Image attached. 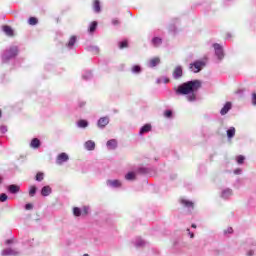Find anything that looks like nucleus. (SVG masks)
<instances>
[{
	"label": "nucleus",
	"mask_w": 256,
	"mask_h": 256,
	"mask_svg": "<svg viewBox=\"0 0 256 256\" xmlns=\"http://www.w3.org/2000/svg\"><path fill=\"white\" fill-rule=\"evenodd\" d=\"M201 85V80H190L178 85L177 88H174V91L176 95L186 97L189 103H195L197 101V92Z\"/></svg>",
	"instance_id": "obj_1"
},
{
	"label": "nucleus",
	"mask_w": 256,
	"mask_h": 256,
	"mask_svg": "<svg viewBox=\"0 0 256 256\" xmlns=\"http://www.w3.org/2000/svg\"><path fill=\"white\" fill-rule=\"evenodd\" d=\"M19 55V48L17 46H10L2 54V63H8L11 59H15Z\"/></svg>",
	"instance_id": "obj_2"
},
{
	"label": "nucleus",
	"mask_w": 256,
	"mask_h": 256,
	"mask_svg": "<svg viewBox=\"0 0 256 256\" xmlns=\"http://www.w3.org/2000/svg\"><path fill=\"white\" fill-rule=\"evenodd\" d=\"M207 56H205L202 60H196L192 63H190L189 69L193 73H200V71L203 70V68L207 65Z\"/></svg>",
	"instance_id": "obj_3"
},
{
	"label": "nucleus",
	"mask_w": 256,
	"mask_h": 256,
	"mask_svg": "<svg viewBox=\"0 0 256 256\" xmlns=\"http://www.w3.org/2000/svg\"><path fill=\"white\" fill-rule=\"evenodd\" d=\"M244 249H247L246 256L256 255V241L253 238H249L244 244Z\"/></svg>",
	"instance_id": "obj_4"
},
{
	"label": "nucleus",
	"mask_w": 256,
	"mask_h": 256,
	"mask_svg": "<svg viewBox=\"0 0 256 256\" xmlns=\"http://www.w3.org/2000/svg\"><path fill=\"white\" fill-rule=\"evenodd\" d=\"M213 48H214L215 56L218 59V63H221V61L225 59V51L223 50V46H221V44L219 43H214Z\"/></svg>",
	"instance_id": "obj_5"
},
{
	"label": "nucleus",
	"mask_w": 256,
	"mask_h": 256,
	"mask_svg": "<svg viewBox=\"0 0 256 256\" xmlns=\"http://www.w3.org/2000/svg\"><path fill=\"white\" fill-rule=\"evenodd\" d=\"M69 161V155L65 152L60 153L56 158V165H63Z\"/></svg>",
	"instance_id": "obj_6"
},
{
	"label": "nucleus",
	"mask_w": 256,
	"mask_h": 256,
	"mask_svg": "<svg viewBox=\"0 0 256 256\" xmlns=\"http://www.w3.org/2000/svg\"><path fill=\"white\" fill-rule=\"evenodd\" d=\"M51 193H53V188H51L49 185L43 186L40 190V195L42 197H49Z\"/></svg>",
	"instance_id": "obj_7"
},
{
	"label": "nucleus",
	"mask_w": 256,
	"mask_h": 256,
	"mask_svg": "<svg viewBox=\"0 0 256 256\" xmlns=\"http://www.w3.org/2000/svg\"><path fill=\"white\" fill-rule=\"evenodd\" d=\"M161 63V59L159 57H154L148 60L147 67L150 69H153L154 67H157Z\"/></svg>",
	"instance_id": "obj_8"
},
{
	"label": "nucleus",
	"mask_w": 256,
	"mask_h": 256,
	"mask_svg": "<svg viewBox=\"0 0 256 256\" xmlns=\"http://www.w3.org/2000/svg\"><path fill=\"white\" fill-rule=\"evenodd\" d=\"M153 126H151V124L147 123L144 126H142L139 130V135L140 137H143V135H145L146 133H150V131H152Z\"/></svg>",
	"instance_id": "obj_9"
},
{
	"label": "nucleus",
	"mask_w": 256,
	"mask_h": 256,
	"mask_svg": "<svg viewBox=\"0 0 256 256\" xmlns=\"http://www.w3.org/2000/svg\"><path fill=\"white\" fill-rule=\"evenodd\" d=\"M97 125H98L99 129H105V127H107V125H109V117H107V116L101 117L98 120Z\"/></svg>",
	"instance_id": "obj_10"
},
{
	"label": "nucleus",
	"mask_w": 256,
	"mask_h": 256,
	"mask_svg": "<svg viewBox=\"0 0 256 256\" xmlns=\"http://www.w3.org/2000/svg\"><path fill=\"white\" fill-rule=\"evenodd\" d=\"M7 191L11 193V195H17L19 191H21V187L17 184H11L7 186Z\"/></svg>",
	"instance_id": "obj_11"
},
{
	"label": "nucleus",
	"mask_w": 256,
	"mask_h": 256,
	"mask_svg": "<svg viewBox=\"0 0 256 256\" xmlns=\"http://www.w3.org/2000/svg\"><path fill=\"white\" fill-rule=\"evenodd\" d=\"M2 256H17L19 255V251L14 250L13 248H6L1 252Z\"/></svg>",
	"instance_id": "obj_12"
},
{
	"label": "nucleus",
	"mask_w": 256,
	"mask_h": 256,
	"mask_svg": "<svg viewBox=\"0 0 256 256\" xmlns=\"http://www.w3.org/2000/svg\"><path fill=\"white\" fill-rule=\"evenodd\" d=\"M232 196H233V190H231V188H226L221 192L222 199H225V200L231 199Z\"/></svg>",
	"instance_id": "obj_13"
},
{
	"label": "nucleus",
	"mask_w": 256,
	"mask_h": 256,
	"mask_svg": "<svg viewBox=\"0 0 256 256\" xmlns=\"http://www.w3.org/2000/svg\"><path fill=\"white\" fill-rule=\"evenodd\" d=\"M183 77V67L177 66L173 72L174 79H181Z\"/></svg>",
	"instance_id": "obj_14"
},
{
	"label": "nucleus",
	"mask_w": 256,
	"mask_h": 256,
	"mask_svg": "<svg viewBox=\"0 0 256 256\" xmlns=\"http://www.w3.org/2000/svg\"><path fill=\"white\" fill-rule=\"evenodd\" d=\"M232 107H233V104H231V102H226L225 105L220 110V115H227L229 111H231Z\"/></svg>",
	"instance_id": "obj_15"
},
{
	"label": "nucleus",
	"mask_w": 256,
	"mask_h": 256,
	"mask_svg": "<svg viewBox=\"0 0 256 256\" xmlns=\"http://www.w3.org/2000/svg\"><path fill=\"white\" fill-rule=\"evenodd\" d=\"M106 147L109 149V151H115V149H117V141L115 139L108 140Z\"/></svg>",
	"instance_id": "obj_16"
},
{
	"label": "nucleus",
	"mask_w": 256,
	"mask_h": 256,
	"mask_svg": "<svg viewBox=\"0 0 256 256\" xmlns=\"http://www.w3.org/2000/svg\"><path fill=\"white\" fill-rule=\"evenodd\" d=\"M107 185H108V187H111L112 189H119V187H121V181H119V180H108Z\"/></svg>",
	"instance_id": "obj_17"
},
{
	"label": "nucleus",
	"mask_w": 256,
	"mask_h": 256,
	"mask_svg": "<svg viewBox=\"0 0 256 256\" xmlns=\"http://www.w3.org/2000/svg\"><path fill=\"white\" fill-rule=\"evenodd\" d=\"M84 148L86 151H95V141L88 140L84 143Z\"/></svg>",
	"instance_id": "obj_18"
},
{
	"label": "nucleus",
	"mask_w": 256,
	"mask_h": 256,
	"mask_svg": "<svg viewBox=\"0 0 256 256\" xmlns=\"http://www.w3.org/2000/svg\"><path fill=\"white\" fill-rule=\"evenodd\" d=\"M82 79L84 81H91V79H93V73L91 72V70H84L82 72Z\"/></svg>",
	"instance_id": "obj_19"
},
{
	"label": "nucleus",
	"mask_w": 256,
	"mask_h": 256,
	"mask_svg": "<svg viewBox=\"0 0 256 256\" xmlns=\"http://www.w3.org/2000/svg\"><path fill=\"white\" fill-rule=\"evenodd\" d=\"M32 149H39L41 147V140L39 138H33L30 143Z\"/></svg>",
	"instance_id": "obj_20"
},
{
	"label": "nucleus",
	"mask_w": 256,
	"mask_h": 256,
	"mask_svg": "<svg viewBox=\"0 0 256 256\" xmlns=\"http://www.w3.org/2000/svg\"><path fill=\"white\" fill-rule=\"evenodd\" d=\"M151 44L153 45V47H161V45L163 44V39H161V37H154L151 40Z\"/></svg>",
	"instance_id": "obj_21"
},
{
	"label": "nucleus",
	"mask_w": 256,
	"mask_h": 256,
	"mask_svg": "<svg viewBox=\"0 0 256 256\" xmlns=\"http://www.w3.org/2000/svg\"><path fill=\"white\" fill-rule=\"evenodd\" d=\"M75 43H77V36H72L69 42L66 44V47H68V49H73Z\"/></svg>",
	"instance_id": "obj_22"
},
{
	"label": "nucleus",
	"mask_w": 256,
	"mask_h": 256,
	"mask_svg": "<svg viewBox=\"0 0 256 256\" xmlns=\"http://www.w3.org/2000/svg\"><path fill=\"white\" fill-rule=\"evenodd\" d=\"M3 31L5 35H8V37H13V28H11V26H8V25L3 26Z\"/></svg>",
	"instance_id": "obj_23"
},
{
	"label": "nucleus",
	"mask_w": 256,
	"mask_h": 256,
	"mask_svg": "<svg viewBox=\"0 0 256 256\" xmlns=\"http://www.w3.org/2000/svg\"><path fill=\"white\" fill-rule=\"evenodd\" d=\"M125 179L126 181H135V179H137V174H135V172H128L126 175H125Z\"/></svg>",
	"instance_id": "obj_24"
},
{
	"label": "nucleus",
	"mask_w": 256,
	"mask_h": 256,
	"mask_svg": "<svg viewBox=\"0 0 256 256\" xmlns=\"http://www.w3.org/2000/svg\"><path fill=\"white\" fill-rule=\"evenodd\" d=\"M94 13H101V2L99 0H95L93 4Z\"/></svg>",
	"instance_id": "obj_25"
},
{
	"label": "nucleus",
	"mask_w": 256,
	"mask_h": 256,
	"mask_svg": "<svg viewBox=\"0 0 256 256\" xmlns=\"http://www.w3.org/2000/svg\"><path fill=\"white\" fill-rule=\"evenodd\" d=\"M77 127H79L80 129H86V127H89V122L87 120H79L77 122Z\"/></svg>",
	"instance_id": "obj_26"
},
{
	"label": "nucleus",
	"mask_w": 256,
	"mask_h": 256,
	"mask_svg": "<svg viewBox=\"0 0 256 256\" xmlns=\"http://www.w3.org/2000/svg\"><path fill=\"white\" fill-rule=\"evenodd\" d=\"M181 204L186 207L187 209H193V202L187 200V199H182Z\"/></svg>",
	"instance_id": "obj_27"
},
{
	"label": "nucleus",
	"mask_w": 256,
	"mask_h": 256,
	"mask_svg": "<svg viewBox=\"0 0 256 256\" xmlns=\"http://www.w3.org/2000/svg\"><path fill=\"white\" fill-rule=\"evenodd\" d=\"M226 135H227L228 139H233V137H235V127H230L226 131Z\"/></svg>",
	"instance_id": "obj_28"
},
{
	"label": "nucleus",
	"mask_w": 256,
	"mask_h": 256,
	"mask_svg": "<svg viewBox=\"0 0 256 256\" xmlns=\"http://www.w3.org/2000/svg\"><path fill=\"white\" fill-rule=\"evenodd\" d=\"M147 242H145V240L141 239V238H136L134 245L135 247H144V245H146Z\"/></svg>",
	"instance_id": "obj_29"
},
{
	"label": "nucleus",
	"mask_w": 256,
	"mask_h": 256,
	"mask_svg": "<svg viewBox=\"0 0 256 256\" xmlns=\"http://www.w3.org/2000/svg\"><path fill=\"white\" fill-rule=\"evenodd\" d=\"M97 21H93L90 25H89V33H95V31H97Z\"/></svg>",
	"instance_id": "obj_30"
},
{
	"label": "nucleus",
	"mask_w": 256,
	"mask_h": 256,
	"mask_svg": "<svg viewBox=\"0 0 256 256\" xmlns=\"http://www.w3.org/2000/svg\"><path fill=\"white\" fill-rule=\"evenodd\" d=\"M142 71L143 69L141 68L140 65L132 66V73H134V75H139V73H141Z\"/></svg>",
	"instance_id": "obj_31"
},
{
	"label": "nucleus",
	"mask_w": 256,
	"mask_h": 256,
	"mask_svg": "<svg viewBox=\"0 0 256 256\" xmlns=\"http://www.w3.org/2000/svg\"><path fill=\"white\" fill-rule=\"evenodd\" d=\"M164 117L166 119H173V110L167 109L164 111Z\"/></svg>",
	"instance_id": "obj_32"
},
{
	"label": "nucleus",
	"mask_w": 256,
	"mask_h": 256,
	"mask_svg": "<svg viewBox=\"0 0 256 256\" xmlns=\"http://www.w3.org/2000/svg\"><path fill=\"white\" fill-rule=\"evenodd\" d=\"M36 194H37V186H30L29 197H35Z\"/></svg>",
	"instance_id": "obj_33"
},
{
	"label": "nucleus",
	"mask_w": 256,
	"mask_h": 256,
	"mask_svg": "<svg viewBox=\"0 0 256 256\" xmlns=\"http://www.w3.org/2000/svg\"><path fill=\"white\" fill-rule=\"evenodd\" d=\"M35 179H36V181L41 183V181H43V179H45V174L43 172H38L35 176Z\"/></svg>",
	"instance_id": "obj_34"
},
{
	"label": "nucleus",
	"mask_w": 256,
	"mask_h": 256,
	"mask_svg": "<svg viewBox=\"0 0 256 256\" xmlns=\"http://www.w3.org/2000/svg\"><path fill=\"white\" fill-rule=\"evenodd\" d=\"M73 215H74L75 217H81V215H82V210H81V208H79V207H74V208H73Z\"/></svg>",
	"instance_id": "obj_35"
},
{
	"label": "nucleus",
	"mask_w": 256,
	"mask_h": 256,
	"mask_svg": "<svg viewBox=\"0 0 256 256\" xmlns=\"http://www.w3.org/2000/svg\"><path fill=\"white\" fill-rule=\"evenodd\" d=\"M138 173L141 175H149V168L140 167L138 168Z\"/></svg>",
	"instance_id": "obj_36"
},
{
	"label": "nucleus",
	"mask_w": 256,
	"mask_h": 256,
	"mask_svg": "<svg viewBox=\"0 0 256 256\" xmlns=\"http://www.w3.org/2000/svg\"><path fill=\"white\" fill-rule=\"evenodd\" d=\"M88 51L97 55V53H99V47L98 46H88Z\"/></svg>",
	"instance_id": "obj_37"
},
{
	"label": "nucleus",
	"mask_w": 256,
	"mask_h": 256,
	"mask_svg": "<svg viewBox=\"0 0 256 256\" xmlns=\"http://www.w3.org/2000/svg\"><path fill=\"white\" fill-rule=\"evenodd\" d=\"M236 161H237L238 165H243V163H245V156H243V155L237 156Z\"/></svg>",
	"instance_id": "obj_38"
},
{
	"label": "nucleus",
	"mask_w": 256,
	"mask_h": 256,
	"mask_svg": "<svg viewBox=\"0 0 256 256\" xmlns=\"http://www.w3.org/2000/svg\"><path fill=\"white\" fill-rule=\"evenodd\" d=\"M28 23L29 25H37V23H39V20L36 17H30Z\"/></svg>",
	"instance_id": "obj_39"
},
{
	"label": "nucleus",
	"mask_w": 256,
	"mask_h": 256,
	"mask_svg": "<svg viewBox=\"0 0 256 256\" xmlns=\"http://www.w3.org/2000/svg\"><path fill=\"white\" fill-rule=\"evenodd\" d=\"M9 199V196H7L5 193L0 194V203H5Z\"/></svg>",
	"instance_id": "obj_40"
},
{
	"label": "nucleus",
	"mask_w": 256,
	"mask_h": 256,
	"mask_svg": "<svg viewBox=\"0 0 256 256\" xmlns=\"http://www.w3.org/2000/svg\"><path fill=\"white\" fill-rule=\"evenodd\" d=\"M129 44L127 42V40H123L121 42H119V49H125V47H127Z\"/></svg>",
	"instance_id": "obj_41"
},
{
	"label": "nucleus",
	"mask_w": 256,
	"mask_h": 256,
	"mask_svg": "<svg viewBox=\"0 0 256 256\" xmlns=\"http://www.w3.org/2000/svg\"><path fill=\"white\" fill-rule=\"evenodd\" d=\"M24 209H26V211H31L33 209V204L31 203L25 204Z\"/></svg>",
	"instance_id": "obj_42"
},
{
	"label": "nucleus",
	"mask_w": 256,
	"mask_h": 256,
	"mask_svg": "<svg viewBox=\"0 0 256 256\" xmlns=\"http://www.w3.org/2000/svg\"><path fill=\"white\" fill-rule=\"evenodd\" d=\"M0 132H1L3 135H5V133H7V126L1 125V126H0Z\"/></svg>",
	"instance_id": "obj_43"
},
{
	"label": "nucleus",
	"mask_w": 256,
	"mask_h": 256,
	"mask_svg": "<svg viewBox=\"0 0 256 256\" xmlns=\"http://www.w3.org/2000/svg\"><path fill=\"white\" fill-rule=\"evenodd\" d=\"M86 104H87V103H86L85 101H83V100L78 101V107H79L80 109H83V107H85Z\"/></svg>",
	"instance_id": "obj_44"
},
{
	"label": "nucleus",
	"mask_w": 256,
	"mask_h": 256,
	"mask_svg": "<svg viewBox=\"0 0 256 256\" xmlns=\"http://www.w3.org/2000/svg\"><path fill=\"white\" fill-rule=\"evenodd\" d=\"M87 213H89V207L84 206L83 209H82V215H87Z\"/></svg>",
	"instance_id": "obj_45"
},
{
	"label": "nucleus",
	"mask_w": 256,
	"mask_h": 256,
	"mask_svg": "<svg viewBox=\"0 0 256 256\" xmlns=\"http://www.w3.org/2000/svg\"><path fill=\"white\" fill-rule=\"evenodd\" d=\"M233 233V228L229 227L227 230H224V235Z\"/></svg>",
	"instance_id": "obj_46"
},
{
	"label": "nucleus",
	"mask_w": 256,
	"mask_h": 256,
	"mask_svg": "<svg viewBox=\"0 0 256 256\" xmlns=\"http://www.w3.org/2000/svg\"><path fill=\"white\" fill-rule=\"evenodd\" d=\"M252 105H256V93L252 94Z\"/></svg>",
	"instance_id": "obj_47"
},
{
	"label": "nucleus",
	"mask_w": 256,
	"mask_h": 256,
	"mask_svg": "<svg viewBox=\"0 0 256 256\" xmlns=\"http://www.w3.org/2000/svg\"><path fill=\"white\" fill-rule=\"evenodd\" d=\"M241 173H242V170L240 168L234 170L235 175H241Z\"/></svg>",
	"instance_id": "obj_48"
},
{
	"label": "nucleus",
	"mask_w": 256,
	"mask_h": 256,
	"mask_svg": "<svg viewBox=\"0 0 256 256\" xmlns=\"http://www.w3.org/2000/svg\"><path fill=\"white\" fill-rule=\"evenodd\" d=\"M112 25H119V20H117V18H114L112 20Z\"/></svg>",
	"instance_id": "obj_49"
},
{
	"label": "nucleus",
	"mask_w": 256,
	"mask_h": 256,
	"mask_svg": "<svg viewBox=\"0 0 256 256\" xmlns=\"http://www.w3.org/2000/svg\"><path fill=\"white\" fill-rule=\"evenodd\" d=\"M162 83H165V84L169 83V78L162 77Z\"/></svg>",
	"instance_id": "obj_50"
},
{
	"label": "nucleus",
	"mask_w": 256,
	"mask_h": 256,
	"mask_svg": "<svg viewBox=\"0 0 256 256\" xmlns=\"http://www.w3.org/2000/svg\"><path fill=\"white\" fill-rule=\"evenodd\" d=\"M187 231H188V235L190 236V238L193 239V237H195V234H193L191 232V230H189V228L187 229Z\"/></svg>",
	"instance_id": "obj_51"
},
{
	"label": "nucleus",
	"mask_w": 256,
	"mask_h": 256,
	"mask_svg": "<svg viewBox=\"0 0 256 256\" xmlns=\"http://www.w3.org/2000/svg\"><path fill=\"white\" fill-rule=\"evenodd\" d=\"M5 244H6V245H11V244H13V239H8V240H6V241H5Z\"/></svg>",
	"instance_id": "obj_52"
},
{
	"label": "nucleus",
	"mask_w": 256,
	"mask_h": 256,
	"mask_svg": "<svg viewBox=\"0 0 256 256\" xmlns=\"http://www.w3.org/2000/svg\"><path fill=\"white\" fill-rule=\"evenodd\" d=\"M156 83L159 85L163 83V77L162 78H157Z\"/></svg>",
	"instance_id": "obj_53"
},
{
	"label": "nucleus",
	"mask_w": 256,
	"mask_h": 256,
	"mask_svg": "<svg viewBox=\"0 0 256 256\" xmlns=\"http://www.w3.org/2000/svg\"><path fill=\"white\" fill-rule=\"evenodd\" d=\"M3 183V176H0V185Z\"/></svg>",
	"instance_id": "obj_54"
},
{
	"label": "nucleus",
	"mask_w": 256,
	"mask_h": 256,
	"mask_svg": "<svg viewBox=\"0 0 256 256\" xmlns=\"http://www.w3.org/2000/svg\"><path fill=\"white\" fill-rule=\"evenodd\" d=\"M192 228H193V229H197V225L192 224Z\"/></svg>",
	"instance_id": "obj_55"
},
{
	"label": "nucleus",
	"mask_w": 256,
	"mask_h": 256,
	"mask_svg": "<svg viewBox=\"0 0 256 256\" xmlns=\"http://www.w3.org/2000/svg\"><path fill=\"white\" fill-rule=\"evenodd\" d=\"M177 178V175L176 174H174L173 175V177H172V179H176Z\"/></svg>",
	"instance_id": "obj_56"
},
{
	"label": "nucleus",
	"mask_w": 256,
	"mask_h": 256,
	"mask_svg": "<svg viewBox=\"0 0 256 256\" xmlns=\"http://www.w3.org/2000/svg\"><path fill=\"white\" fill-rule=\"evenodd\" d=\"M83 256H89V254H84Z\"/></svg>",
	"instance_id": "obj_57"
},
{
	"label": "nucleus",
	"mask_w": 256,
	"mask_h": 256,
	"mask_svg": "<svg viewBox=\"0 0 256 256\" xmlns=\"http://www.w3.org/2000/svg\"><path fill=\"white\" fill-rule=\"evenodd\" d=\"M0 117H1V110H0Z\"/></svg>",
	"instance_id": "obj_58"
}]
</instances>
